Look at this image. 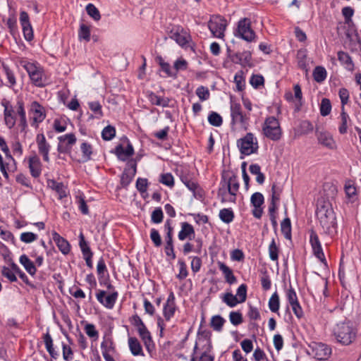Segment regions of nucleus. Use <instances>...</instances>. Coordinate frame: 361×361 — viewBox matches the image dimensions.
Wrapping results in <instances>:
<instances>
[{
  "label": "nucleus",
  "instance_id": "dca6fc26",
  "mask_svg": "<svg viewBox=\"0 0 361 361\" xmlns=\"http://www.w3.org/2000/svg\"><path fill=\"white\" fill-rule=\"evenodd\" d=\"M176 310L175 296L173 293L171 292L163 310L164 317L166 321L170 320L173 317Z\"/></svg>",
  "mask_w": 361,
  "mask_h": 361
},
{
  "label": "nucleus",
  "instance_id": "4be33fe9",
  "mask_svg": "<svg viewBox=\"0 0 361 361\" xmlns=\"http://www.w3.org/2000/svg\"><path fill=\"white\" fill-rule=\"evenodd\" d=\"M344 190L345 197L350 202H354L357 196V188L354 181L352 180H347L345 182Z\"/></svg>",
  "mask_w": 361,
  "mask_h": 361
},
{
  "label": "nucleus",
  "instance_id": "f704fd0d",
  "mask_svg": "<svg viewBox=\"0 0 361 361\" xmlns=\"http://www.w3.org/2000/svg\"><path fill=\"white\" fill-rule=\"evenodd\" d=\"M269 310L274 313L279 312L280 307V299L277 292L274 293L269 300Z\"/></svg>",
  "mask_w": 361,
  "mask_h": 361
},
{
  "label": "nucleus",
  "instance_id": "a19ab883",
  "mask_svg": "<svg viewBox=\"0 0 361 361\" xmlns=\"http://www.w3.org/2000/svg\"><path fill=\"white\" fill-rule=\"evenodd\" d=\"M313 77L314 80L317 82H323L326 78L325 68L322 66L316 67L313 71Z\"/></svg>",
  "mask_w": 361,
  "mask_h": 361
},
{
  "label": "nucleus",
  "instance_id": "a18cd8bd",
  "mask_svg": "<svg viewBox=\"0 0 361 361\" xmlns=\"http://www.w3.org/2000/svg\"><path fill=\"white\" fill-rule=\"evenodd\" d=\"M159 182L169 188L174 186V178L171 173H166L160 175Z\"/></svg>",
  "mask_w": 361,
  "mask_h": 361
},
{
  "label": "nucleus",
  "instance_id": "9b49d317",
  "mask_svg": "<svg viewBox=\"0 0 361 361\" xmlns=\"http://www.w3.org/2000/svg\"><path fill=\"white\" fill-rule=\"evenodd\" d=\"M118 293L116 290H113L109 294L103 290H98L96 293V298L98 302L107 309H112L117 300Z\"/></svg>",
  "mask_w": 361,
  "mask_h": 361
},
{
  "label": "nucleus",
  "instance_id": "20e7f679",
  "mask_svg": "<svg viewBox=\"0 0 361 361\" xmlns=\"http://www.w3.org/2000/svg\"><path fill=\"white\" fill-rule=\"evenodd\" d=\"M20 63L26 70L31 80L36 86L42 87L45 85L47 78L42 68L37 63L22 60Z\"/></svg>",
  "mask_w": 361,
  "mask_h": 361
},
{
  "label": "nucleus",
  "instance_id": "338daca9",
  "mask_svg": "<svg viewBox=\"0 0 361 361\" xmlns=\"http://www.w3.org/2000/svg\"><path fill=\"white\" fill-rule=\"evenodd\" d=\"M286 295L290 305L298 302L297 294L291 286L286 290Z\"/></svg>",
  "mask_w": 361,
  "mask_h": 361
},
{
  "label": "nucleus",
  "instance_id": "680f3d73",
  "mask_svg": "<svg viewBox=\"0 0 361 361\" xmlns=\"http://www.w3.org/2000/svg\"><path fill=\"white\" fill-rule=\"evenodd\" d=\"M313 126L308 121H303L300 124V134L307 135L313 131Z\"/></svg>",
  "mask_w": 361,
  "mask_h": 361
},
{
  "label": "nucleus",
  "instance_id": "09e8293b",
  "mask_svg": "<svg viewBox=\"0 0 361 361\" xmlns=\"http://www.w3.org/2000/svg\"><path fill=\"white\" fill-rule=\"evenodd\" d=\"M86 11L87 14L95 20H99L101 18L99 10L92 4H88L86 6Z\"/></svg>",
  "mask_w": 361,
  "mask_h": 361
},
{
  "label": "nucleus",
  "instance_id": "ddd939ff",
  "mask_svg": "<svg viewBox=\"0 0 361 361\" xmlns=\"http://www.w3.org/2000/svg\"><path fill=\"white\" fill-rule=\"evenodd\" d=\"M310 241L315 257L319 259V261L325 266H327L326 259L325 258L320 241L319 240L318 235L315 232H311Z\"/></svg>",
  "mask_w": 361,
  "mask_h": 361
},
{
  "label": "nucleus",
  "instance_id": "6e6d98bb",
  "mask_svg": "<svg viewBox=\"0 0 361 361\" xmlns=\"http://www.w3.org/2000/svg\"><path fill=\"white\" fill-rule=\"evenodd\" d=\"M196 94L201 101L207 100L210 96L209 89L204 86H200L197 87L196 90Z\"/></svg>",
  "mask_w": 361,
  "mask_h": 361
},
{
  "label": "nucleus",
  "instance_id": "c03bdc74",
  "mask_svg": "<svg viewBox=\"0 0 361 361\" xmlns=\"http://www.w3.org/2000/svg\"><path fill=\"white\" fill-rule=\"evenodd\" d=\"M234 82L236 85L238 91H242L245 87V78L243 77V71H239L234 76Z\"/></svg>",
  "mask_w": 361,
  "mask_h": 361
},
{
  "label": "nucleus",
  "instance_id": "37998d69",
  "mask_svg": "<svg viewBox=\"0 0 361 361\" xmlns=\"http://www.w3.org/2000/svg\"><path fill=\"white\" fill-rule=\"evenodd\" d=\"M221 220L226 224L231 222L234 218L233 212L230 209H223L219 212Z\"/></svg>",
  "mask_w": 361,
  "mask_h": 361
},
{
  "label": "nucleus",
  "instance_id": "473e14b6",
  "mask_svg": "<svg viewBox=\"0 0 361 361\" xmlns=\"http://www.w3.org/2000/svg\"><path fill=\"white\" fill-rule=\"evenodd\" d=\"M0 63H1L3 70L6 74L7 80H8L7 85L10 88H13L15 86V85L16 84V80L15 75H14L13 72L8 68V66L4 63V61H3L2 60L0 59Z\"/></svg>",
  "mask_w": 361,
  "mask_h": 361
},
{
  "label": "nucleus",
  "instance_id": "a211bd4d",
  "mask_svg": "<svg viewBox=\"0 0 361 361\" xmlns=\"http://www.w3.org/2000/svg\"><path fill=\"white\" fill-rule=\"evenodd\" d=\"M128 164L129 168L125 169L121 176V184L123 186H127L131 182L136 173V163L131 160Z\"/></svg>",
  "mask_w": 361,
  "mask_h": 361
},
{
  "label": "nucleus",
  "instance_id": "bf43d9fd",
  "mask_svg": "<svg viewBox=\"0 0 361 361\" xmlns=\"http://www.w3.org/2000/svg\"><path fill=\"white\" fill-rule=\"evenodd\" d=\"M20 239L25 243H30L37 239V235L32 232H24L20 234Z\"/></svg>",
  "mask_w": 361,
  "mask_h": 361
},
{
  "label": "nucleus",
  "instance_id": "bb28decb",
  "mask_svg": "<svg viewBox=\"0 0 361 361\" xmlns=\"http://www.w3.org/2000/svg\"><path fill=\"white\" fill-rule=\"evenodd\" d=\"M19 262L29 274L31 276L35 275L37 272L35 264L29 259L26 255H22L20 257Z\"/></svg>",
  "mask_w": 361,
  "mask_h": 361
},
{
  "label": "nucleus",
  "instance_id": "7c9ffc66",
  "mask_svg": "<svg viewBox=\"0 0 361 361\" xmlns=\"http://www.w3.org/2000/svg\"><path fill=\"white\" fill-rule=\"evenodd\" d=\"M338 61L345 66V68L348 71H353L354 68V64L350 55L344 51L338 52Z\"/></svg>",
  "mask_w": 361,
  "mask_h": 361
},
{
  "label": "nucleus",
  "instance_id": "774afa93",
  "mask_svg": "<svg viewBox=\"0 0 361 361\" xmlns=\"http://www.w3.org/2000/svg\"><path fill=\"white\" fill-rule=\"evenodd\" d=\"M1 274L7 278L10 281L14 282L17 281V278L16 276V274L13 272V271L7 267H3L1 269Z\"/></svg>",
  "mask_w": 361,
  "mask_h": 361
},
{
  "label": "nucleus",
  "instance_id": "e433bc0d",
  "mask_svg": "<svg viewBox=\"0 0 361 361\" xmlns=\"http://www.w3.org/2000/svg\"><path fill=\"white\" fill-rule=\"evenodd\" d=\"M226 320L220 315L213 316L211 319V326L214 331H221Z\"/></svg>",
  "mask_w": 361,
  "mask_h": 361
},
{
  "label": "nucleus",
  "instance_id": "8fccbe9b",
  "mask_svg": "<svg viewBox=\"0 0 361 361\" xmlns=\"http://www.w3.org/2000/svg\"><path fill=\"white\" fill-rule=\"evenodd\" d=\"M78 37L80 40L84 39L89 42L90 39V30L88 26L82 24L78 32Z\"/></svg>",
  "mask_w": 361,
  "mask_h": 361
},
{
  "label": "nucleus",
  "instance_id": "f257e3e1",
  "mask_svg": "<svg viewBox=\"0 0 361 361\" xmlns=\"http://www.w3.org/2000/svg\"><path fill=\"white\" fill-rule=\"evenodd\" d=\"M317 216L325 233L331 236L336 233V218L329 201L324 200L318 201Z\"/></svg>",
  "mask_w": 361,
  "mask_h": 361
},
{
  "label": "nucleus",
  "instance_id": "0e129e2a",
  "mask_svg": "<svg viewBox=\"0 0 361 361\" xmlns=\"http://www.w3.org/2000/svg\"><path fill=\"white\" fill-rule=\"evenodd\" d=\"M264 79L261 75H253L250 80L251 85L255 88H259L260 86H263Z\"/></svg>",
  "mask_w": 361,
  "mask_h": 361
},
{
  "label": "nucleus",
  "instance_id": "6ab92c4d",
  "mask_svg": "<svg viewBox=\"0 0 361 361\" xmlns=\"http://www.w3.org/2000/svg\"><path fill=\"white\" fill-rule=\"evenodd\" d=\"M28 164L31 175L35 178L39 177L42 172V164L39 158L35 154L31 156L28 159Z\"/></svg>",
  "mask_w": 361,
  "mask_h": 361
},
{
  "label": "nucleus",
  "instance_id": "c9c22d12",
  "mask_svg": "<svg viewBox=\"0 0 361 361\" xmlns=\"http://www.w3.org/2000/svg\"><path fill=\"white\" fill-rule=\"evenodd\" d=\"M172 221L170 219H167L164 224V228L166 231V235L165 236L166 245H173V227L171 226Z\"/></svg>",
  "mask_w": 361,
  "mask_h": 361
},
{
  "label": "nucleus",
  "instance_id": "5701e85b",
  "mask_svg": "<svg viewBox=\"0 0 361 361\" xmlns=\"http://www.w3.org/2000/svg\"><path fill=\"white\" fill-rule=\"evenodd\" d=\"M4 106V121L8 128H12L16 124L15 112L12 106L8 104Z\"/></svg>",
  "mask_w": 361,
  "mask_h": 361
},
{
  "label": "nucleus",
  "instance_id": "3c124183",
  "mask_svg": "<svg viewBox=\"0 0 361 361\" xmlns=\"http://www.w3.org/2000/svg\"><path fill=\"white\" fill-rule=\"evenodd\" d=\"M116 135V130L113 126L105 127L102 132V137L104 140H111Z\"/></svg>",
  "mask_w": 361,
  "mask_h": 361
},
{
  "label": "nucleus",
  "instance_id": "412c9836",
  "mask_svg": "<svg viewBox=\"0 0 361 361\" xmlns=\"http://www.w3.org/2000/svg\"><path fill=\"white\" fill-rule=\"evenodd\" d=\"M178 239L184 240L186 238L192 240L195 238V230L193 226L188 222L181 224V230L178 233Z\"/></svg>",
  "mask_w": 361,
  "mask_h": 361
},
{
  "label": "nucleus",
  "instance_id": "603ef678",
  "mask_svg": "<svg viewBox=\"0 0 361 361\" xmlns=\"http://www.w3.org/2000/svg\"><path fill=\"white\" fill-rule=\"evenodd\" d=\"M79 245L81 249L82 253L83 255H88L92 253L87 242L85 240V237L82 233H80L79 235Z\"/></svg>",
  "mask_w": 361,
  "mask_h": 361
},
{
  "label": "nucleus",
  "instance_id": "69168bd1",
  "mask_svg": "<svg viewBox=\"0 0 361 361\" xmlns=\"http://www.w3.org/2000/svg\"><path fill=\"white\" fill-rule=\"evenodd\" d=\"M164 217L163 212L161 208H156L152 213L151 219L154 224H159L162 221Z\"/></svg>",
  "mask_w": 361,
  "mask_h": 361
},
{
  "label": "nucleus",
  "instance_id": "49530a36",
  "mask_svg": "<svg viewBox=\"0 0 361 361\" xmlns=\"http://www.w3.org/2000/svg\"><path fill=\"white\" fill-rule=\"evenodd\" d=\"M60 142H66L65 145H68L72 148V146L76 142V137L73 133L66 134L59 137Z\"/></svg>",
  "mask_w": 361,
  "mask_h": 361
},
{
  "label": "nucleus",
  "instance_id": "5fc2aeb1",
  "mask_svg": "<svg viewBox=\"0 0 361 361\" xmlns=\"http://www.w3.org/2000/svg\"><path fill=\"white\" fill-rule=\"evenodd\" d=\"M208 121L211 125L218 127L222 124L223 120L219 114L212 112L208 116Z\"/></svg>",
  "mask_w": 361,
  "mask_h": 361
},
{
  "label": "nucleus",
  "instance_id": "423d86ee",
  "mask_svg": "<svg viewBox=\"0 0 361 361\" xmlns=\"http://www.w3.org/2000/svg\"><path fill=\"white\" fill-rule=\"evenodd\" d=\"M237 146L240 153L246 156L256 153L259 148L257 139L252 133H247L245 136L238 140Z\"/></svg>",
  "mask_w": 361,
  "mask_h": 361
},
{
  "label": "nucleus",
  "instance_id": "393cba45",
  "mask_svg": "<svg viewBox=\"0 0 361 361\" xmlns=\"http://www.w3.org/2000/svg\"><path fill=\"white\" fill-rule=\"evenodd\" d=\"M128 341L130 350L134 356H144L142 345L137 338L129 337Z\"/></svg>",
  "mask_w": 361,
  "mask_h": 361
},
{
  "label": "nucleus",
  "instance_id": "cd10ccee",
  "mask_svg": "<svg viewBox=\"0 0 361 361\" xmlns=\"http://www.w3.org/2000/svg\"><path fill=\"white\" fill-rule=\"evenodd\" d=\"M137 330L146 348L149 351L150 345L152 343V340L149 331L147 330L145 325L137 328Z\"/></svg>",
  "mask_w": 361,
  "mask_h": 361
},
{
  "label": "nucleus",
  "instance_id": "58836bf2",
  "mask_svg": "<svg viewBox=\"0 0 361 361\" xmlns=\"http://www.w3.org/2000/svg\"><path fill=\"white\" fill-rule=\"evenodd\" d=\"M281 230L287 239L291 237V224L289 218L284 219L281 224Z\"/></svg>",
  "mask_w": 361,
  "mask_h": 361
},
{
  "label": "nucleus",
  "instance_id": "aec40b11",
  "mask_svg": "<svg viewBox=\"0 0 361 361\" xmlns=\"http://www.w3.org/2000/svg\"><path fill=\"white\" fill-rule=\"evenodd\" d=\"M52 239L63 254L67 255L71 251V246L66 239L55 231L52 233Z\"/></svg>",
  "mask_w": 361,
  "mask_h": 361
},
{
  "label": "nucleus",
  "instance_id": "e2e57ef3",
  "mask_svg": "<svg viewBox=\"0 0 361 361\" xmlns=\"http://www.w3.org/2000/svg\"><path fill=\"white\" fill-rule=\"evenodd\" d=\"M92 146L87 143L82 142L80 145V149L82 153V157L85 160H89L90 159V156L92 153Z\"/></svg>",
  "mask_w": 361,
  "mask_h": 361
},
{
  "label": "nucleus",
  "instance_id": "c756f323",
  "mask_svg": "<svg viewBox=\"0 0 361 361\" xmlns=\"http://www.w3.org/2000/svg\"><path fill=\"white\" fill-rule=\"evenodd\" d=\"M48 185L56 192L59 199L66 197V188L62 183H58L54 180H49Z\"/></svg>",
  "mask_w": 361,
  "mask_h": 361
},
{
  "label": "nucleus",
  "instance_id": "9d476101",
  "mask_svg": "<svg viewBox=\"0 0 361 361\" xmlns=\"http://www.w3.org/2000/svg\"><path fill=\"white\" fill-rule=\"evenodd\" d=\"M227 186L229 196L226 194V191L220 188L219 190V195L221 196V202H235L236 199V194L239 189V183L235 176H232L229 178L227 183H225Z\"/></svg>",
  "mask_w": 361,
  "mask_h": 361
},
{
  "label": "nucleus",
  "instance_id": "0eeeda50",
  "mask_svg": "<svg viewBox=\"0 0 361 361\" xmlns=\"http://www.w3.org/2000/svg\"><path fill=\"white\" fill-rule=\"evenodd\" d=\"M169 37L183 48L192 47V37L190 33L179 25L172 27Z\"/></svg>",
  "mask_w": 361,
  "mask_h": 361
},
{
  "label": "nucleus",
  "instance_id": "a878e982",
  "mask_svg": "<svg viewBox=\"0 0 361 361\" xmlns=\"http://www.w3.org/2000/svg\"><path fill=\"white\" fill-rule=\"evenodd\" d=\"M218 266L228 283L233 284L236 282V277L234 276L233 271L227 265L221 262H219Z\"/></svg>",
  "mask_w": 361,
  "mask_h": 361
},
{
  "label": "nucleus",
  "instance_id": "ea45409f",
  "mask_svg": "<svg viewBox=\"0 0 361 361\" xmlns=\"http://www.w3.org/2000/svg\"><path fill=\"white\" fill-rule=\"evenodd\" d=\"M279 248L273 238L269 245V255L272 261H278Z\"/></svg>",
  "mask_w": 361,
  "mask_h": 361
},
{
  "label": "nucleus",
  "instance_id": "2f4dec72",
  "mask_svg": "<svg viewBox=\"0 0 361 361\" xmlns=\"http://www.w3.org/2000/svg\"><path fill=\"white\" fill-rule=\"evenodd\" d=\"M44 342L45 344V347L49 353L50 356L52 358L56 359L59 357L58 353L54 350L53 345V340L51 338V335L47 332L44 336Z\"/></svg>",
  "mask_w": 361,
  "mask_h": 361
},
{
  "label": "nucleus",
  "instance_id": "72a5a7b5",
  "mask_svg": "<svg viewBox=\"0 0 361 361\" xmlns=\"http://www.w3.org/2000/svg\"><path fill=\"white\" fill-rule=\"evenodd\" d=\"M16 111L20 116L19 126L24 130L27 127V121L25 116V111L24 109L23 102L18 101L16 105Z\"/></svg>",
  "mask_w": 361,
  "mask_h": 361
},
{
  "label": "nucleus",
  "instance_id": "7ed1b4c3",
  "mask_svg": "<svg viewBox=\"0 0 361 361\" xmlns=\"http://www.w3.org/2000/svg\"><path fill=\"white\" fill-rule=\"evenodd\" d=\"M231 126L233 130H247L249 127L250 114L243 113L239 103L231 102Z\"/></svg>",
  "mask_w": 361,
  "mask_h": 361
},
{
  "label": "nucleus",
  "instance_id": "13d9d810",
  "mask_svg": "<svg viewBox=\"0 0 361 361\" xmlns=\"http://www.w3.org/2000/svg\"><path fill=\"white\" fill-rule=\"evenodd\" d=\"M85 331L90 338H94V340L98 338L99 332L96 330L94 324H87L85 326Z\"/></svg>",
  "mask_w": 361,
  "mask_h": 361
},
{
  "label": "nucleus",
  "instance_id": "6e6552de",
  "mask_svg": "<svg viewBox=\"0 0 361 361\" xmlns=\"http://www.w3.org/2000/svg\"><path fill=\"white\" fill-rule=\"evenodd\" d=\"M227 27L226 20L221 16H212L208 22V27L213 37L224 39Z\"/></svg>",
  "mask_w": 361,
  "mask_h": 361
},
{
  "label": "nucleus",
  "instance_id": "2eb2a0df",
  "mask_svg": "<svg viewBox=\"0 0 361 361\" xmlns=\"http://www.w3.org/2000/svg\"><path fill=\"white\" fill-rule=\"evenodd\" d=\"M30 113L32 115V121L36 125L42 122L46 117L44 107L37 102H33L31 104Z\"/></svg>",
  "mask_w": 361,
  "mask_h": 361
},
{
  "label": "nucleus",
  "instance_id": "f3484780",
  "mask_svg": "<svg viewBox=\"0 0 361 361\" xmlns=\"http://www.w3.org/2000/svg\"><path fill=\"white\" fill-rule=\"evenodd\" d=\"M317 140L319 144L330 149H334L336 147V143L331 133L328 132H318L317 133Z\"/></svg>",
  "mask_w": 361,
  "mask_h": 361
},
{
  "label": "nucleus",
  "instance_id": "b1692460",
  "mask_svg": "<svg viewBox=\"0 0 361 361\" xmlns=\"http://www.w3.org/2000/svg\"><path fill=\"white\" fill-rule=\"evenodd\" d=\"M116 153L120 160L126 161L134 154V149L133 145L128 142L126 148H123L122 145L117 146Z\"/></svg>",
  "mask_w": 361,
  "mask_h": 361
},
{
  "label": "nucleus",
  "instance_id": "4c0bfd02",
  "mask_svg": "<svg viewBox=\"0 0 361 361\" xmlns=\"http://www.w3.org/2000/svg\"><path fill=\"white\" fill-rule=\"evenodd\" d=\"M222 300L230 307H234L238 303H240L237 296L233 295L231 293H225L222 297Z\"/></svg>",
  "mask_w": 361,
  "mask_h": 361
},
{
  "label": "nucleus",
  "instance_id": "f03ea898",
  "mask_svg": "<svg viewBox=\"0 0 361 361\" xmlns=\"http://www.w3.org/2000/svg\"><path fill=\"white\" fill-rule=\"evenodd\" d=\"M333 335L338 343L348 345L355 340L357 330L350 322H340L334 327Z\"/></svg>",
  "mask_w": 361,
  "mask_h": 361
},
{
  "label": "nucleus",
  "instance_id": "39448f33",
  "mask_svg": "<svg viewBox=\"0 0 361 361\" xmlns=\"http://www.w3.org/2000/svg\"><path fill=\"white\" fill-rule=\"evenodd\" d=\"M262 133L271 140H279L282 135V130L279 121L274 116L267 118L262 126Z\"/></svg>",
  "mask_w": 361,
  "mask_h": 361
},
{
  "label": "nucleus",
  "instance_id": "4468645a",
  "mask_svg": "<svg viewBox=\"0 0 361 361\" xmlns=\"http://www.w3.org/2000/svg\"><path fill=\"white\" fill-rule=\"evenodd\" d=\"M36 143L37 145L39 153L43 157V159L46 162H49V153L51 145L47 141L44 134L39 133L36 136Z\"/></svg>",
  "mask_w": 361,
  "mask_h": 361
},
{
  "label": "nucleus",
  "instance_id": "052dcab7",
  "mask_svg": "<svg viewBox=\"0 0 361 361\" xmlns=\"http://www.w3.org/2000/svg\"><path fill=\"white\" fill-rule=\"evenodd\" d=\"M240 303L244 302L247 298V286L241 284L237 289L236 295Z\"/></svg>",
  "mask_w": 361,
  "mask_h": 361
},
{
  "label": "nucleus",
  "instance_id": "79ce46f5",
  "mask_svg": "<svg viewBox=\"0 0 361 361\" xmlns=\"http://www.w3.org/2000/svg\"><path fill=\"white\" fill-rule=\"evenodd\" d=\"M283 192V185L280 183H274L271 187V200L279 201L281 195Z\"/></svg>",
  "mask_w": 361,
  "mask_h": 361
},
{
  "label": "nucleus",
  "instance_id": "c85d7f7f",
  "mask_svg": "<svg viewBox=\"0 0 361 361\" xmlns=\"http://www.w3.org/2000/svg\"><path fill=\"white\" fill-rule=\"evenodd\" d=\"M350 123V118L348 114L345 111V107L341 106V124L338 128V130L341 134H345L347 133Z\"/></svg>",
  "mask_w": 361,
  "mask_h": 361
},
{
  "label": "nucleus",
  "instance_id": "f8f14e48",
  "mask_svg": "<svg viewBox=\"0 0 361 361\" xmlns=\"http://www.w3.org/2000/svg\"><path fill=\"white\" fill-rule=\"evenodd\" d=\"M313 356L318 360H326L331 354V349L322 343H315L311 346Z\"/></svg>",
  "mask_w": 361,
  "mask_h": 361
},
{
  "label": "nucleus",
  "instance_id": "1a4fd4ad",
  "mask_svg": "<svg viewBox=\"0 0 361 361\" xmlns=\"http://www.w3.org/2000/svg\"><path fill=\"white\" fill-rule=\"evenodd\" d=\"M235 35L248 42L255 41L256 35L251 28V21L249 18H244L238 21Z\"/></svg>",
  "mask_w": 361,
  "mask_h": 361
},
{
  "label": "nucleus",
  "instance_id": "4d7b16f0",
  "mask_svg": "<svg viewBox=\"0 0 361 361\" xmlns=\"http://www.w3.org/2000/svg\"><path fill=\"white\" fill-rule=\"evenodd\" d=\"M229 319L231 323L234 326L240 324L243 321L242 314L240 312H231L229 314Z\"/></svg>",
  "mask_w": 361,
  "mask_h": 361
},
{
  "label": "nucleus",
  "instance_id": "de8ad7c7",
  "mask_svg": "<svg viewBox=\"0 0 361 361\" xmlns=\"http://www.w3.org/2000/svg\"><path fill=\"white\" fill-rule=\"evenodd\" d=\"M331 110V105L330 100L326 98L322 99V100L321 102V105H320L321 115L323 116H326L330 114Z\"/></svg>",
  "mask_w": 361,
  "mask_h": 361
},
{
  "label": "nucleus",
  "instance_id": "864d4df0",
  "mask_svg": "<svg viewBox=\"0 0 361 361\" xmlns=\"http://www.w3.org/2000/svg\"><path fill=\"white\" fill-rule=\"evenodd\" d=\"M264 196L260 192H255L252 195L250 198L251 204L254 207H259V206H262L264 203Z\"/></svg>",
  "mask_w": 361,
  "mask_h": 361
}]
</instances>
